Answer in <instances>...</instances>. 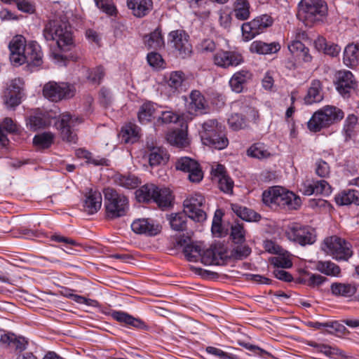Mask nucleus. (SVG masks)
<instances>
[{
  "label": "nucleus",
  "mask_w": 359,
  "mask_h": 359,
  "mask_svg": "<svg viewBox=\"0 0 359 359\" xmlns=\"http://www.w3.org/2000/svg\"><path fill=\"white\" fill-rule=\"evenodd\" d=\"M43 36L46 41H55L62 52L69 51L74 46L72 27L68 21L48 20L44 25Z\"/></svg>",
  "instance_id": "obj_1"
},
{
  "label": "nucleus",
  "mask_w": 359,
  "mask_h": 359,
  "mask_svg": "<svg viewBox=\"0 0 359 359\" xmlns=\"http://www.w3.org/2000/svg\"><path fill=\"white\" fill-rule=\"evenodd\" d=\"M328 14V7L324 0H301L298 4L297 17L306 27L323 22Z\"/></svg>",
  "instance_id": "obj_2"
},
{
  "label": "nucleus",
  "mask_w": 359,
  "mask_h": 359,
  "mask_svg": "<svg viewBox=\"0 0 359 359\" xmlns=\"http://www.w3.org/2000/svg\"><path fill=\"white\" fill-rule=\"evenodd\" d=\"M262 201L271 208L280 207L289 210H296L302 204L301 198L298 196L278 186L272 187L264 191Z\"/></svg>",
  "instance_id": "obj_3"
},
{
  "label": "nucleus",
  "mask_w": 359,
  "mask_h": 359,
  "mask_svg": "<svg viewBox=\"0 0 359 359\" xmlns=\"http://www.w3.org/2000/svg\"><path fill=\"white\" fill-rule=\"evenodd\" d=\"M224 130V126L212 118L201 123L199 134L203 144L220 150L229 144Z\"/></svg>",
  "instance_id": "obj_4"
},
{
  "label": "nucleus",
  "mask_w": 359,
  "mask_h": 359,
  "mask_svg": "<svg viewBox=\"0 0 359 359\" xmlns=\"http://www.w3.org/2000/svg\"><path fill=\"white\" fill-rule=\"evenodd\" d=\"M344 116V113L341 109L334 106L327 105L313 114L308 121V128L312 132H318L340 121Z\"/></svg>",
  "instance_id": "obj_5"
},
{
  "label": "nucleus",
  "mask_w": 359,
  "mask_h": 359,
  "mask_svg": "<svg viewBox=\"0 0 359 359\" xmlns=\"http://www.w3.org/2000/svg\"><path fill=\"white\" fill-rule=\"evenodd\" d=\"M107 217L114 219L124 216L128 210V198L115 189L107 187L103 191Z\"/></svg>",
  "instance_id": "obj_6"
},
{
  "label": "nucleus",
  "mask_w": 359,
  "mask_h": 359,
  "mask_svg": "<svg viewBox=\"0 0 359 359\" xmlns=\"http://www.w3.org/2000/svg\"><path fill=\"white\" fill-rule=\"evenodd\" d=\"M322 250L337 260H347L352 256L351 244L337 236L325 238Z\"/></svg>",
  "instance_id": "obj_7"
},
{
  "label": "nucleus",
  "mask_w": 359,
  "mask_h": 359,
  "mask_svg": "<svg viewBox=\"0 0 359 359\" xmlns=\"http://www.w3.org/2000/svg\"><path fill=\"white\" fill-rule=\"evenodd\" d=\"M273 20L268 14L261 15L252 20L244 22L241 26V33L243 40L249 41L262 33L266 28L272 26Z\"/></svg>",
  "instance_id": "obj_8"
},
{
  "label": "nucleus",
  "mask_w": 359,
  "mask_h": 359,
  "mask_svg": "<svg viewBox=\"0 0 359 359\" xmlns=\"http://www.w3.org/2000/svg\"><path fill=\"white\" fill-rule=\"evenodd\" d=\"M189 35L183 29L172 30L168 34V39L176 55L182 59L189 57L192 53V46Z\"/></svg>",
  "instance_id": "obj_9"
},
{
  "label": "nucleus",
  "mask_w": 359,
  "mask_h": 359,
  "mask_svg": "<svg viewBox=\"0 0 359 359\" xmlns=\"http://www.w3.org/2000/svg\"><path fill=\"white\" fill-rule=\"evenodd\" d=\"M285 234L289 240L301 245L313 244L316 241L314 229L299 223L289 224L285 230Z\"/></svg>",
  "instance_id": "obj_10"
},
{
  "label": "nucleus",
  "mask_w": 359,
  "mask_h": 359,
  "mask_svg": "<svg viewBox=\"0 0 359 359\" xmlns=\"http://www.w3.org/2000/svg\"><path fill=\"white\" fill-rule=\"evenodd\" d=\"M82 121V118L78 116H72L68 113H64L60 116L55 125L57 129L60 130L63 140L70 143H76L77 137L72 128L81 123Z\"/></svg>",
  "instance_id": "obj_11"
},
{
  "label": "nucleus",
  "mask_w": 359,
  "mask_h": 359,
  "mask_svg": "<svg viewBox=\"0 0 359 359\" xmlns=\"http://www.w3.org/2000/svg\"><path fill=\"white\" fill-rule=\"evenodd\" d=\"M205 199L199 194L189 196L183 202L184 211L192 220L202 222L206 219V213L203 209Z\"/></svg>",
  "instance_id": "obj_12"
},
{
  "label": "nucleus",
  "mask_w": 359,
  "mask_h": 359,
  "mask_svg": "<svg viewBox=\"0 0 359 359\" xmlns=\"http://www.w3.org/2000/svg\"><path fill=\"white\" fill-rule=\"evenodd\" d=\"M43 53L40 45L35 41H29L24 47L22 54L20 56V60L17 66L22 65L25 63L27 67L33 71V68L38 67L41 65L43 60Z\"/></svg>",
  "instance_id": "obj_13"
},
{
  "label": "nucleus",
  "mask_w": 359,
  "mask_h": 359,
  "mask_svg": "<svg viewBox=\"0 0 359 359\" xmlns=\"http://www.w3.org/2000/svg\"><path fill=\"white\" fill-rule=\"evenodd\" d=\"M176 170L189 173L188 178L192 182H199L203 177L198 163L189 158L181 157L175 162Z\"/></svg>",
  "instance_id": "obj_14"
},
{
  "label": "nucleus",
  "mask_w": 359,
  "mask_h": 359,
  "mask_svg": "<svg viewBox=\"0 0 359 359\" xmlns=\"http://www.w3.org/2000/svg\"><path fill=\"white\" fill-rule=\"evenodd\" d=\"M215 65L222 68L236 67L244 62L241 53L234 50H219L213 56Z\"/></svg>",
  "instance_id": "obj_15"
},
{
  "label": "nucleus",
  "mask_w": 359,
  "mask_h": 359,
  "mask_svg": "<svg viewBox=\"0 0 359 359\" xmlns=\"http://www.w3.org/2000/svg\"><path fill=\"white\" fill-rule=\"evenodd\" d=\"M335 90H356L358 81L349 70H339L334 75Z\"/></svg>",
  "instance_id": "obj_16"
},
{
  "label": "nucleus",
  "mask_w": 359,
  "mask_h": 359,
  "mask_svg": "<svg viewBox=\"0 0 359 359\" xmlns=\"http://www.w3.org/2000/svg\"><path fill=\"white\" fill-rule=\"evenodd\" d=\"M178 245L183 248V252L189 262H197L202 252V245L201 243L193 242L189 237L181 238L178 241Z\"/></svg>",
  "instance_id": "obj_17"
},
{
  "label": "nucleus",
  "mask_w": 359,
  "mask_h": 359,
  "mask_svg": "<svg viewBox=\"0 0 359 359\" xmlns=\"http://www.w3.org/2000/svg\"><path fill=\"white\" fill-rule=\"evenodd\" d=\"M26 123L30 130L36 131L49 126L51 124V117L48 112L38 109L27 118Z\"/></svg>",
  "instance_id": "obj_18"
},
{
  "label": "nucleus",
  "mask_w": 359,
  "mask_h": 359,
  "mask_svg": "<svg viewBox=\"0 0 359 359\" xmlns=\"http://www.w3.org/2000/svg\"><path fill=\"white\" fill-rule=\"evenodd\" d=\"M131 229L136 233L153 236L160 233L161 227L149 219H138L132 223Z\"/></svg>",
  "instance_id": "obj_19"
},
{
  "label": "nucleus",
  "mask_w": 359,
  "mask_h": 359,
  "mask_svg": "<svg viewBox=\"0 0 359 359\" xmlns=\"http://www.w3.org/2000/svg\"><path fill=\"white\" fill-rule=\"evenodd\" d=\"M102 206V195L100 191L90 189L85 194L83 210L88 214L97 212Z\"/></svg>",
  "instance_id": "obj_20"
},
{
  "label": "nucleus",
  "mask_w": 359,
  "mask_h": 359,
  "mask_svg": "<svg viewBox=\"0 0 359 359\" xmlns=\"http://www.w3.org/2000/svg\"><path fill=\"white\" fill-rule=\"evenodd\" d=\"M186 107L190 114L205 109L207 102L201 91H191L189 97H184Z\"/></svg>",
  "instance_id": "obj_21"
},
{
  "label": "nucleus",
  "mask_w": 359,
  "mask_h": 359,
  "mask_svg": "<svg viewBox=\"0 0 359 359\" xmlns=\"http://www.w3.org/2000/svg\"><path fill=\"white\" fill-rule=\"evenodd\" d=\"M288 50L295 60L304 62H310L312 56L309 53V49L299 40L292 41L288 44Z\"/></svg>",
  "instance_id": "obj_22"
},
{
  "label": "nucleus",
  "mask_w": 359,
  "mask_h": 359,
  "mask_svg": "<svg viewBox=\"0 0 359 359\" xmlns=\"http://www.w3.org/2000/svg\"><path fill=\"white\" fill-rule=\"evenodd\" d=\"M27 45L25 39L22 35L15 36L9 43L8 48L10 50V61L17 66L20 60V56L22 54L24 47Z\"/></svg>",
  "instance_id": "obj_23"
},
{
  "label": "nucleus",
  "mask_w": 359,
  "mask_h": 359,
  "mask_svg": "<svg viewBox=\"0 0 359 359\" xmlns=\"http://www.w3.org/2000/svg\"><path fill=\"white\" fill-rule=\"evenodd\" d=\"M127 6L134 16L141 18L146 16L153 8L152 0H127Z\"/></svg>",
  "instance_id": "obj_24"
},
{
  "label": "nucleus",
  "mask_w": 359,
  "mask_h": 359,
  "mask_svg": "<svg viewBox=\"0 0 359 359\" xmlns=\"http://www.w3.org/2000/svg\"><path fill=\"white\" fill-rule=\"evenodd\" d=\"M147 147L149 152V162L151 166H156L168 161V155L163 148L149 142H147Z\"/></svg>",
  "instance_id": "obj_25"
},
{
  "label": "nucleus",
  "mask_w": 359,
  "mask_h": 359,
  "mask_svg": "<svg viewBox=\"0 0 359 359\" xmlns=\"http://www.w3.org/2000/svg\"><path fill=\"white\" fill-rule=\"evenodd\" d=\"M144 44L147 49L154 50L164 48L165 42L161 29L157 27L149 34H145L144 36Z\"/></svg>",
  "instance_id": "obj_26"
},
{
  "label": "nucleus",
  "mask_w": 359,
  "mask_h": 359,
  "mask_svg": "<svg viewBox=\"0 0 359 359\" xmlns=\"http://www.w3.org/2000/svg\"><path fill=\"white\" fill-rule=\"evenodd\" d=\"M344 64L350 68L359 66V43L348 44L343 53Z\"/></svg>",
  "instance_id": "obj_27"
},
{
  "label": "nucleus",
  "mask_w": 359,
  "mask_h": 359,
  "mask_svg": "<svg viewBox=\"0 0 359 359\" xmlns=\"http://www.w3.org/2000/svg\"><path fill=\"white\" fill-rule=\"evenodd\" d=\"M111 316L114 320L119 323H125L126 325H130L136 328L144 329L147 327L146 325L142 320L136 318L123 311H114L111 313Z\"/></svg>",
  "instance_id": "obj_28"
},
{
  "label": "nucleus",
  "mask_w": 359,
  "mask_h": 359,
  "mask_svg": "<svg viewBox=\"0 0 359 359\" xmlns=\"http://www.w3.org/2000/svg\"><path fill=\"white\" fill-rule=\"evenodd\" d=\"M224 254L222 250L217 246H211L210 248L203 250L202 248L201 256L199 259L205 265L217 264L219 261L222 259Z\"/></svg>",
  "instance_id": "obj_29"
},
{
  "label": "nucleus",
  "mask_w": 359,
  "mask_h": 359,
  "mask_svg": "<svg viewBox=\"0 0 359 359\" xmlns=\"http://www.w3.org/2000/svg\"><path fill=\"white\" fill-rule=\"evenodd\" d=\"M330 289L333 295L343 297H351L357 291L355 284L347 283H334L331 285Z\"/></svg>",
  "instance_id": "obj_30"
},
{
  "label": "nucleus",
  "mask_w": 359,
  "mask_h": 359,
  "mask_svg": "<svg viewBox=\"0 0 359 359\" xmlns=\"http://www.w3.org/2000/svg\"><path fill=\"white\" fill-rule=\"evenodd\" d=\"M334 200L339 205H359V192L354 189L344 190L337 194Z\"/></svg>",
  "instance_id": "obj_31"
},
{
  "label": "nucleus",
  "mask_w": 359,
  "mask_h": 359,
  "mask_svg": "<svg viewBox=\"0 0 359 359\" xmlns=\"http://www.w3.org/2000/svg\"><path fill=\"white\" fill-rule=\"evenodd\" d=\"M166 140L171 145L178 147H185L189 144L187 133L182 129L169 131L166 135Z\"/></svg>",
  "instance_id": "obj_32"
},
{
  "label": "nucleus",
  "mask_w": 359,
  "mask_h": 359,
  "mask_svg": "<svg viewBox=\"0 0 359 359\" xmlns=\"http://www.w3.org/2000/svg\"><path fill=\"white\" fill-rule=\"evenodd\" d=\"M250 6L248 0H236L233 4L232 15L238 20L244 21L250 16Z\"/></svg>",
  "instance_id": "obj_33"
},
{
  "label": "nucleus",
  "mask_w": 359,
  "mask_h": 359,
  "mask_svg": "<svg viewBox=\"0 0 359 359\" xmlns=\"http://www.w3.org/2000/svg\"><path fill=\"white\" fill-rule=\"evenodd\" d=\"M315 46L318 50H323L325 55L332 57H337L341 51V47L339 45L327 42L323 37L315 41Z\"/></svg>",
  "instance_id": "obj_34"
},
{
  "label": "nucleus",
  "mask_w": 359,
  "mask_h": 359,
  "mask_svg": "<svg viewBox=\"0 0 359 359\" xmlns=\"http://www.w3.org/2000/svg\"><path fill=\"white\" fill-rule=\"evenodd\" d=\"M307 345L315 348L317 351L322 353L330 358H334L336 355L346 357L344 352L335 346H330L323 344H318L312 341H308Z\"/></svg>",
  "instance_id": "obj_35"
},
{
  "label": "nucleus",
  "mask_w": 359,
  "mask_h": 359,
  "mask_svg": "<svg viewBox=\"0 0 359 359\" xmlns=\"http://www.w3.org/2000/svg\"><path fill=\"white\" fill-rule=\"evenodd\" d=\"M173 201V196L170 190L166 187H158L156 194H155L154 202L159 207L167 208L171 205Z\"/></svg>",
  "instance_id": "obj_36"
},
{
  "label": "nucleus",
  "mask_w": 359,
  "mask_h": 359,
  "mask_svg": "<svg viewBox=\"0 0 359 359\" xmlns=\"http://www.w3.org/2000/svg\"><path fill=\"white\" fill-rule=\"evenodd\" d=\"M139 128L133 123H128L124 126L121 131L120 136L125 143H134L137 140Z\"/></svg>",
  "instance_id": "obj_37"
},
{
  "label": "nucleus",
  "mask_w": 359,
  "mask_h": 359,
  "mask_svg": "<svg viewBox=\"0 0 359 359\" xmlns=\"http://www.w3.org/2000/svg\"><path fill=\"white\" fill-rule=\"evenodd\" d=\"M158 191V187L154 184H148L142 186L136 191L135 194L139 201H154L155 194Z\"/></svg>",
  "instance_id": "obj_38"
},
{
  "label": "nucleus",
  "mask_w": 359,
  "mask_h": 359,
  "mask_svg": "<svg viewBox=\"0 0 359 359\" xmlns=\"http://www.w3.org/2000/svg\"><path fill=\"white\" fill-rule=\"evenodd\" d=\"M115 183L126 189H135L140 184L137 177L132 175H116L114 178Z\"/></svg>",
  "instance_id": "obj_39"
},
{
  "label": "nucleus",
  "mask_w": 359,
  "mask_h": 359,
  "mask_svg": "<svg viewBox=\"0 0 359 359\" xmlns=\"http://www.w3.org/2000/svg\"><path fill=\"white\" fill-rule=\"evenodd\" d=\"M187 217L184 211L171 214L168 219L172 229L175 231H184L186 229Z\"/></svg>",
  "instance_id": "obj_40"
},
{
  "label": "nucleus",
  "mask_w": 359,
  "mask_h": 359,
  "mask_svg": "<svg viewBox=\"0 0 359 359\" xmlns=\"http://www.w3.org/2000/svg\"><path fill=\"white\" fill-rule=\"evenodd\" d=\"M233 211L241 218L243 220L247 222L257 221L260 218V216L251 209L245 207L233 205L232 206Z\"/></svg>",
  "instance_id": "obj_41"
},
{
  "label": "nucleus",
  "mask_w": 359,
  "mask_h": 359,
  "mask_svg": "<svg viewBox=\"0 0 359 359\" xmlns=\"http://www.w3.org/2000/svg\"><path fill=\"white\" fill-rule=\"evenodd\" d=\"M54 135L50 132H46L34 136L33 143L38 149H47L53 143Z\"/></svg>",
  "instance_id": "obj_42"
},
{
  "label": "nucleus",
  "mask_w": 359,
  "mask_h": 359,
  "mask_svg": "<svg viewBox=\"0 0 359 359\" xmlns=\"http://www.w3.org/2000/svg\"><path fill=\"white\" fill-rule=\"evenodd\" d=\"M95 6L103 13L109 16H116L118 10L114 0H93Z\"/></svg>",
  "instance_id": "obj_43"
},
{
  "label": "nucleus",
  "mask_w": 359,
  "mask_h": 359,
  "mask_svg": "<svg viewBox=\"0 0 359 359\" xmlns=\"http://www.w3.org/2000/svg\"><path fill=\"white\" fill-rule=\"evenodd\" d=\"M250 76V72L248 70L242 69L233 74L229 81V85L231 90L234 88H238L241 87V90H243L242 85L247 81V79Z\"/></svg>",
  "instance_id": "obj_44"
},
{
  "label": "nucleus",
  "mask_w": 359,
  "mask_h": 359,
  "mask_svg": "<svg viewBox=\"0 0 359 359\" xmlns=\"http://www.w3.org/2000/svg\"><path fill=\"white\" fill-rule=\"evenodd\" d=\"M43 96L50 102H59L74 96V91H42Z\"/></svg>",
  "instance_id": "obj_45"
},
{
  "label": "nucleus",
  "mask_w": 359,
  "mask_h": 359,
  "mask_svg": "<svg viewBox=\"0 0 359 359\" xmlns=\"http://www.w3.org/2000/svg\"><path fill=\"white\" fill-rule=\"evenodd\" d=\"M2 340L8 342L10 346L15 348L18 351H24L27 344L25 338L17 337L15 334H7L2 337Z\"/></svg>",
  "instance_id": "obj_46"
},
{
  "label": "nucleus",
  "mask_w": 359,
  "mask_h": 359,
  "mask_svg": "<svg viewBox=\"0 0 359 359\" xmlns=\"http://www.w3.org/2000/svg\"><path fill=\"white\" fill-rule=\"evenodd\" d=\"M316 268L319 271L327 276H336L340 273L339 267L330 261L318 262Z\"/></svg>",
  "instance_id": "obj_47"
},
{
  "label": "nucleus",
  "mask_w": 359,
  "mask_h": 359,
  "mask_svg": "<svg viewBox=\"0 0 359 359\" xmlns=\"http://www.w3.org/2000/svg\"><path fill=\"white\" fill-rule=\"evenodd\" d=\"M247 153L248 156L258 159L266 158L270 156V153L262 143H256L252 145L248 149Z\"/></svg>",
  "instance_id": "obj_48"
},
{
  "label": "nucleus",
  "mask_w": 359,
  "mask_h": 359,
  "mask_svg": "<svg viewBox=\"0 0 359 359\" xmlns=\"http://www.w3.org/2000/svg\"><path fill=\"white\" fill-rule=\"evenodd\" d=\"M155 111L154 106L150 102L144 103L141 107L139 113L138 118L142 123H146L151 121Z\"/></svg>",
  "instance_id": "obj_49"
},
{
  "label": "nucleus",
  "mask_w": 359,
  "mask_h": 359,
  "mask_svg": "<svg viewBox=\"0 0 359 359\" xmlns=\"http://www.w3.org/2000/svg\"><path fill=\"white\" fill-rule=\"evenodd\" d=\"M21 91H7L4 95V104L8 108H15L21 103Z\"/></svg>",
  "instance_id": "obj_50"
},
{
  "label": "nucleus",
  "mask_w": 359,
  "mask_h": 359,
  "mask_svg": "<svg viewBox=\"0 0 359 359\" xmlns=\"http://www.w3.org/2000/svg\"><path fill=\"white\" fill-rule=\"evenodd\" d=\"M357 128L358 117L354 114H349L346 117L344 125V131L346 137L351 138L353 135H354Z\"/></svg>",
  "instance_id": "obj_51"
},
{
  "label": "nucleus",
  "mask_w": 359,
  "mask_h": 359,
  "mask_svg": "<svg viewBox=\"0 0 359 359\" xmlns=\"http://www.w3.org/2000/svg\"><path fill=\"white\" fill-rule=\"evenodd\" d=\"M278 256L271 259V263L277 269H289L292 266V262L289 255L282 253L278 254Z\"/></svg>",
  "instance_id": "obj_52"
},
{
  "label": "nucleus",
  "mask_w": 359,
  "mask_h": 359,
  "mask_svg": "<svg viewBox=\"0 0 359 359\" xmlns=\"http://www.w3.org/2000/svg\"><path fill=\"white\" fill-rule=\"evenodd\" d=\"M147 60L149 65L154 69H158L164 67L163 57L157 50L149 52L147 55Z\"/></svg>",
  "instance_id": "obj_53"
},
{
  "label": "nucleus",
  "mask_w": 359,
  "mask_h": 359,
  "mask_svg": "<svg viewBox=\"0 0 359 359\" xmlns=\"http://www.w3.org/2000/svg\"><path fill=\"white\" fill-rule=\"evenodd\" d=\"M105 76L104 69L102 66H97L88 72V79L93 84H100Z\"/></svg>",
  "instance_id": "obj_54"
},
{
  "label": "nucleus",
  "mask_w": 359,
  "mask_h": 359,
  "mask_svg": "<svg viewBox=\"0 0 359 359\" xmlns=\"http://www.w3.org/2000/svg\"><path fill=\"white\" fill-rule=\"evenodd\" d=\"M42 90H76V87L70 82L50 81L44 84Z\"/></svg>",
  "instance_id": "obj_55"
},
{
  "label": "nucleus",
  "mask_w": 359,
  "mask_h": 359,
  "mask_svg": "<svg viewBox=\"0 0 359 359\" xmlns=\"http://www.w3.org/2000/svg\"><path fill=\"white\" fill-rule=\"evenodd\" d=\"M310 325L316 329L325 328L330 333H334V332H340L341 328L344 327L342 325L339 324L337 322H330V323H319L312 322L310 323Z\"/></svg>",
  "instance_id": "obj_56"
},
{
  "label": "nucleus",
  "mask_w": 359,
  "mask_h": 359,
  "mask_svg": "<svg viewBox=\"0 0 359 359\" xmlns=\"http://www.w3.org/2000/svg\"><path fill=\"white\" fill-rule=\"evenodd\" d=\"M228 123L233 130H238L246 126L245 119L238 114H231L228 118Z\"/></svg>",
  "instance_id": "obj_57"
},
{
  "label": "nucleus",
  "mask_w": 359,
  "mask_h": 359,
  "mask_svg": "<svg viewBox=\"0 0 359 359\" xmlns=\"http://www.w3.org/2000/svg\"><path fill=\"white\" fill-rule=\"evenodd\" d=\"M185 81V74L182 71L172 72L170 74V86L172 88L177 90Z\"/></svg>",
  "instance_id": "obj_58"
},
{
  "label": "nucleus",
  "mask_w": 359,
  "mask_h": 359,
  "mask_svg": "<svg viewBox=\"0 0 359 359\" xmlns=\"http://www.w3.org/2000/svg\"><path fill=\"white\" fill-rule=\"evenodd\" d=\"M245 231L243 226L240 224H236L231 226V236L233 241L236 243H242L245 241Z\"/></svg>",
  "instance_id": "obj_59"
},
{
  "label": "nucleus",
  "mask_w": 359,
  "mask_h": 359,
  "mask_svg": "<svg viewBox=\"0 0 359 359\" xmlns=\"http://www.w3.org/2000/svg\"><path fill=\"white\" fill-rule=\"evenodd\" d=\"M218 183V187L221 191L226 194H231L233 190V182L226 175L216 180Z\"/></svg>",
  "instance_id": "obj_60"
},
{
  "label": "nucleus",
  "mask_w": 359,
  "mask_h": 359,
  "mask_svg": "<svg viewBox=\"0 0 359 359\" xmlns=\"http://www.w3.org/2000/svg\"><path fill=\"white\" fill-rule=\"evenodd\" d=\"M0 125L1 126V130L9 133H17L20 131L19 126L8 117L5 118Z\"/></svg>",
  "instance_id": "obj_61"
},
{
  "label": "nucleus",
  "mask_w": 359,
  "mask_h": 359,
  "mask_svg": "<svg viewBox=\"0 0 359 359\" xmlns=\"http://www.w3.org/2000/svg\"><path fill=\"white\" fill-rule=\"evenodd\" d=\"M330 169L328 163L321 159L316 163V173L320 177H327L329 176Z\"/></svg>",
  "instance_id": "obj_62"
},
{
  "label": "nucleus",
  "mask_w": 359,
  "mask_h": 359,
  "mask_svg": "<svg viewBox=\"0 0 359 359\" xmlns=\"http://www.w3.org/2000/svg\"><path fill=\"white\" fill-rule=\"evenodd\" d=\"M316 194L329 195L332 192L331 187L327 181L322 180L314 182Z\"/></svg>",
  "instance_id": "obj_63"
},
{
  "label": "nucleus",
  "mask_w": 359,
  "mask_h": 359,
  "mask_svg": "<svg viewBox=\"0 0 359 359\" xmlns=\"http://www.w3.org/2000/svg\"><path fill=\"white\" fill-rule=\"evenodd\" d=\"M323 100V95L320 91H308V94L304 97V102L306 104L320 102Z\"/></svg>",
  "instance_id": "obj_64"
}]
</instances>
